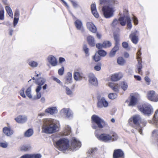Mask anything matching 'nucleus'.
Returning <instances> with one entry per match:
<instances>
[{"instance_id": "obj_1", "label": "nucleus", "mask_w": 158, "mask_h": 158, "mask_svg": "<svg viewBox=\"0 0 158 158\" xmlns=\"http://www.w3.org/2000/svg\"><path fill=\"white\" fill-rule=\"evenodd\" d=\"M41 132L48 134H52L58 132L60 129L59 121L51 118H44L41 123Z\"/></svg>"}, {"instance_id": "obj_2", "label": "nucleus", "mask_w": 158, "mask_h": 158, "mask_svg": "<svg viewBox=\"0 0 158 158\" xmlns=\"http://www.w3.org/2000/svg\"><path fill=\"white\" fill-rule=\"evenodd\" d=\"M128 123L130 124H134L136 129L139 131L140 134H142V125L144 126L146 122L142 123V119L139 114H136L132 116L129 119Z\"/></svg>"}, {"instance_id": "obj_3", "label": "nucleus", "mask_w": 158, "mask_h": 158, "mask_svg": "<svg viewBox=\"0 0 158 158\" xmlns=\"http://www.w3.org/2000/svg\"><path fill=\"white\" fill-rule=\"evenodd\" d=\"M93 129L102 128L107 126V123L102 118L94 114L91 117Z\"/></svg>"}, {"instance_id": "obj_4", "label": "nucleus", "mask_w": 158, "mask_h": 158, "mask_svg": "<svg viewBox=\"0 0 158 158\" xmlns=\"http://www.w3.org/2000/svg\"><path fill=\"white\" fill-rule=\"evenodd\" d=\"M116 5H107L102 6V11L105 18L109 19L113 16L114 13L115 11L114 6Z\"/></svg>"}, {"instance_id": "obj_5", "label": "nucleus", "mask_w": 158, "mask_h": 158, "mask_svg": "<svg viewBox=\"0 0 158 158\" xmlns=\"http://www.w3.org/2000/svg\"><path fill=\"white\" fill-rule=\"evenodd\" d=\"M57 148L61 151L64 152L69 149V142L68 139L62 138L58 140L56 142Z\"/></svg>"}, {"instance_id": "obj_6", "label": "nucleus", "mask_w": 158, "mask_h": 158, "mask_svg": "<svg viewBox=\"0 0 158 158\" xmlns=\"http://www.w3.org/2000/svg\"><path fill=\"white\" fill-rule=\"evenodd\" d=\"M139 110L143 114L149 115L153 112V109L150 104L144 103L138 106Z\"/></svg>"}, {"instance_id": "obj_7", "label": "nucleus", "mask_w": 158, "mask_h": 158, "mask_svg": "<svg viewBox=\"0 0 158 158\" xmlns=\"http://www.w3.org/2000/svg\"><path fill=\"white\" fill-rule=\"evenodd\" d=\"M95 135L97 138L101 141L105 143L110 142L111 137L110 134L106 133L98 134L97 131H95Z\"/></svg>"}, {"instance_id": "obj_8", "label": "nucleus", "mask_w": 158, "mask_h": 158, "mask_svg": "<svg viewBox=\"0 0 158 158\" xmlns=\"http://www.w3.org/2000/svg\"><path fill=\"white\" fill-rule=\"evenodd\" d=\"M59 114L65 118L71 119L73 117V112L69 108H63L59 112Z\"/></svg>"}, {"instance_id": "obj_9", "label": "nucleus", "mask_w": 158, "mask_h": 158, "mask_svg": "<svg viewBox=\"0 0 158 158\" xmlns=\"http://www.w3.org/2000/svg\"><path fill=\"white\" fill-rule=\"evenodd\" d=\"M71 145L69 146V149L72 151H76L81 147V143L77 139L73 138L71 141Z\"/></svg>"}, {"instance_id": "obj_10", "label": "nucleus", "mask_w": 158, "mask_h": 158, "mask_svg": "<svg viewBox=\"0 0 158 158\" xmlns=\"http://www.w3.org/2000/svg\"><path fill=\"white\" fill-rule=\"evenodd\" d=\"M147 97L148 100L153 102H158V94L154 90H150L147 93Z\"/></svg>"}, {"instance_id": "obj_11", "label": "nucleus", "mask_w": 158, "mask_h": 158, "mask_svg": "<svg viewBox=\"0 0 158 158\" xmlns=\"http://www.w3.org/2000/svg\"><path fill=\"white\" fill-rule=\"evenodd\" d=\"M109 106V102L104 97L101 98L98 101L97 105V107L101 109L103 107L107 108Z\"/></svg>"}, {"instance_id": "obj_12", "label": "nucleus", "mask_w": 158, "mask_h": 158, "mask_svg": "<svg viewBox=\"0 0 158 158\" xmlns=\"http://www.w3.org/2000/svg\"><path fill=\"white\" fill-rule=\"evenodd\" d=\"M138 35L139 33L136 30L131 31L129 35V37L131 41L135 44H136L138 41Z\"/></svg>"}, {"instance_id": "obj_13", "label": "nucleus", "mask_w": 158, "mask_h": 158, "mask_svg": "<svg viewBox=\"0 0 158 158\" xmlns=\"http://www.w3.org/2000/svg\"><path fill=\"white\" fill-rule=\"evenodd\" d=\"M88 78L89 82L91 85L95 86H97L98 85L97 79L93 73H89L88 75Z\"/></svg>"}, {"instance_id": "obj_14", "label": "nucleus", "mask_w": 158, "mask_h": 158, "mask_svg": "<svg viewBox=\"0 0 158 158\" xmlns=\"http://www.w3.org/2000/svg\"><path fill=\"white\" fill-rule=\"evenodd\" d=\"M141 54L140 50H139L137 53V59L138 60V64L137 65V71L140 74L141 73V69L142 68V65L141 64V59L140 56Z\"/></svg>"}, {"instance_id": "obj_15", "label": "nucleus", "mask_w": 158, "mask_h": 158, "mask_svg": "<svg viewBox=\"0 0 158 158\" xmlns=\"http://www.w3.org/2000/svg\"><path fill=\"white\" fill-rule=\"evenodd\" d=\"M113 158H124V153L121 149H116L113 151Z\"/></svg>"}, {"instance_id": "obj_16", "label": "nucleus", "mask_w": 158, "mask_h": 158, "mask_svg": "<svg viewBox=\"0 0 158 158\" xmlns=\"http://www.w3.org/2000/svg\"><path fill=\"white\" fill-rule=\"evenodd\" d=\"M47 62L52 66H55L57 65V61L56 58L53 55L48 56L46 60Z\"/></svg>"}, {"instance_id": "obj_17", "label": "nucleus", "mask_w": 158, "mask_h": 158, "mask_svg": "<svg viewBox=\"0 0 158 158\" xmlns=\"http://www.w3.org/2000/svg\"><path fill=\"white\" fill-rule=\"evenodd\" d=\"M58 112V108L56 106H50L46 109L45 111V113L53 115L56 114Z\"/></svg>"}, {"instance_id": "obj_18", "label": "nucleus", "mask_w": 158, "mask_h": 158, "mask_svg": "<svg viewBox=\"0 0 158 158\" xmlns=\"http://www.w3.org/2000/svg\"><path fill=\"white\" fill-rule=\"evenodd\" d=\"M71 132V128L68 125H65L63 131L59 133L60 136H67L70 134Z\"/></svg>"}, {"instance_id": "obj_19", "label": "nucleus", "mask_w": 158, "mask_h": 158, "mask_svg": "<svg viewBox=\"0 0 158 158\" xmlns=\"http://www.w3.org/2000/svg\"><path fill=\"white\" fill-rule=\"evenodd\" d=\"M107 85L114 91L117 92H119L120 87V85L119 84L116 83L110 82L108 83Z\"/></svg>"}, {"instance_id": "obj_20", "label": "nucleus", "mask_w": 158, "mask_h": 158, "mask_svg": "<svg viewBox=\"0 0 158 158\" xmlns=\"http://www.w3.org/2000/svg\"><path fill=\"white\" fill-rule=\"evenodd\" d=\"M118 2L117 0H100L101 5H117Z\"/></svg>"}, {"instance_id": "obj_21", "label": "nucleus", "mask_w": 158, "mask_h": 158, "mask_svg": "<svg viewBox=\"0 0 158 158\" xmlns=\"http://www.w3.org/2000/svg\"><path fill=\"white\" fill-rule=\"evenodd\" d=\"M86 27L90 32L95 33L97 31V28L94 24L92 22H88L86 23Z\"/></svg>"}, {"instance_id": "obj_22", "label": "nucleus", "mask_w": 158, "mask_h": 158, "mask_svg": "<svg viewBox=\"0 0 158 158\" xmlns=\"http://www.w3.org/2000/svg\"><path fill=\"white\" fill-rule=\"evenodd\" d=\"M15 119L18 123H23L27 120V117L24 115H19L16 117Z\"/></svg>"}, {"instance_id": "obj_23", "label": "nucleus", "mask_w": 158, "mask_h": 158, "mask_svg": "<svg viewBox=\"0 0 158 158\" xmlns=\"http://www.w3.org/2000/svg\"><path fill=\"white\" fill-rule=\"evenodd\" d=\"M123 76V74L121 72L113 74L111 77V80L113 81H116L120 79Z\"/></svg>"}, {"instance_id": "obj_24", "label": "nucleus", "mask_w": 158, "mask_h": 158, "mask_svg": "<svg viewBox=\"0 0 158 158\" xmlns=\"http://www.w3.org/2000/svg\"><path fill=\"white\" fill-rule=\"evenodd\" d=\"M138 101L137 95L136 94H134L131 96L128 105L130 106H134L136 104Z\"/></svg>"}, {"instance_id": "obj_25", "label": "nucleus", "mask_w": 158, "mask_h": 158, "mask_svg": "<svg viewBox=\"0 0 158 158\" xmlns=\"http://www.w3.org/2000/svg\"><path fill=\"white\" fill-rule=\"evenodd\" d=\"M73 77L74 80L77 81H80L83 77V74L78 71H75L74 73Z\"/></svg>"}, {"instance_id": "obj_26", "label": "nucleus", "mask_w": 158, "mask_h": 158, "mask_svg": "<svg viewBox=\"0 0 158 158\" xmlns=\"http://www.w3.org/2000/svg\"><path fill=\"white\" fill-rule=\"evenodd\" d=\"M119 45L117 43L115 44V46L112 49L109 54V56L110 57H112L115 56L116 52L118 51L119 49Z\"/></svg>"}, {"instance_id": "obj_27", "label": "nucleus", "mask_w": 158, "mask_h": 158, "mask_svg": "<svg viewBox=\"0 0 158 158\" xmlns=\"http://www.w3.org/2000/svg\"><path fill=\"white\" fill-rule=\"evenodd\" d=\"M74 24L76 28L82 31L83 30V27L82 21L80 19H77L74 22Z\"/></svg>"}, {"instance_id": "obj_28", "label": "nucleus", "mask_w": 158, "mask_h": 158, "mask_svg": "<svg viewBox=\"0 0 158 158\" xmlns=\"http://www.w3.org/2000/svg\"><path fill=\"white\" fill-rule=\"evenodd\" d=\"M91 9L92 13L93 15L96 18H98L99 17V15L97 11L96 5L95 3H93L91 5Z\"/></svg>"}, {"instance_id": "obj_29", "label": "nucleus", "mask_w": 158, "mask_h": 158, "mask_svg": "<svg viewBox=\"0 0 158 158\" xmlns=\"http://www.w3.org/2000/svg\"><path fill=\"white\" fill-rule=\"evenodd\" d=\"M3 131L7 136L12 135L14 133L13 130L9 127H5L3 128Z\"/></svg>"}, {"instance_id": "obj_30", "label": "nucleus", "mask_w": 158, "mask_h": 158, "mask_svg": "<svg viewBox=\"0 0 158 158\" xmlns=\"http://www.w3.org/2000/svg\"><path fill=\"white\" fill-rule=\"evenodd\" d=\"M72 74L70 72H68L64 81V83L67 85L71 84L72 82Z\"/></svg>"}, {"instance_id": "obj_31", "label": "nucleus", "mask_w": 158, "mask_h": 158, "mask_svg": "<svg viewBox=\"0 0 158 158\" xmlns=\"http://www.w3.org/2000/svg\"><path fill=\"white\" fill-rule=\"evenodd\" d=\"M87 41L89 45L94 47L95 45V42L94 38L91 35H89L87 37Z\"/></svg>"}, {"instance_id": "obj_32", "label": "nucleus", "mask_w": 158, "mask_h": 158, "mask_svg": "<svg viewBox=\"0 0 158 158\" xmlns=\"http://www.w3.org/2000/svg\"><path fill=\"white\" fill-rule=\"evenodd\" d=\"M130 18L129 16H120L119 21L121 25L124 26L126 25V22L127 21V18Z\"/></svg>"}, {"instance_id": "obj_33", "label": "nucleus", "mask_w": 158, "mask_h": 158, "mask_svg": "<svg viewBox=\"0 0 158 158\" xmlns=\"http://www.w3.org/2000/svg\"><path fill=\"white\" fill-rule=\"evenodd\" d=\"M46 81V80L43 78L41 77L38 79H36L35 83L38 85H42Z\"/></svg>"}, {"instance_id": "obj_34", "label": "nucleus", "mask_w": 158, "mask_h": 158, "mask_svg": "<svg viewBox=\"0 0 158 158\" xmlns=\"http://www.w3.org/2000/svg\"><path fill=\"white\" fill-rule=\"evenodd\" d=\"M158 114V110H156L155 113L153 118V122L152 124L155 125L157 127H158V117L157 116Z\"/></svg>"}, {"instance_id": "obj_35", "label": "nucleus", "mask_w": 158, "mask_h": 158, "mask_svg": "<svg viewBox=\"0 0 158 158\" xmlns=\"http://www.w3.org/2000/svg\"><path fill=\"white\" fill-rule=\"evenodd\" d=\"M32 86L30 85L28 87L26 90L25 93L26 95L29 98L31 99L32 98V95L31 94Z\"/></svg>"}, {"instance_id": "obj_36", "label": "nucleus", "mask_w": 158, "mask_h": 158, "mask_svg": "<svg viewBox=\"0 0 158 158\" xmlns=\"http://www.w3.org/2000/svg\"><path fill=\"white\" fill-rule=\"evenodd\" d=\"M117 63L120 66H124L126 63V61L123 57H119L117 59Z\"/></svg>"}, {"instance_id": "obj_37", "label": "nucleus", "mask_w": 158, "mask_h": 158, "mask_svg": "<svg viewBox=\"0 0 158 158\" xmlns=\"http://www.w3.org/2000/svg\"><path fill=\"white\" fill-rule=\"evenodd\" d=\"M33 133V130L31 129H29L25 131L24 135L25 137H29L31 136Z\"/></svg>"}, {"instance_id": "obj_38", "label": "nucleus", "mask_w": 158, "mask_h": 158, "mask_svg": "<svg viewBox=\"0 0 158 158\" xmlns=\"http://www.w3.org/2000/svg\"><path fill=\"white\" fill-rule=\"evenodd\" d=\"M28 64L29 66L33 68H36L38 66L37 62L34 60H30L28 61Z\"/></svg>"}, {"instance_id": "obj_39", "label": "nucleus", "mask_w": 158, "mask_h": 158, "mask_svg": "<svg viewBox=\"0 0 158 158\" xmlns=\"http://www.w3.org/2000/svg\"><path fill=\"white\" fill-rule=\"evenodd\" d=\"M5 8L7 13L8 14L9 16L11 17V18H13V15L10 7L8 6H6L5 7Z\"/></svg>"}, {"instance_id": "obj_40", "label": "nucleus", "mask_w": 158, "mask_h": 158, "mask_svg": "<svg viewBox=\"0 0 158 158\" xmlns=\"http://www.w3.org/2000/svg\"><path fill=\"white\" fill-rule=\"evenodd\" d=\"M120 86L121 89L124 91L127 89L128 87L127 83L124 81H122L121 83Z\"/></svg>"}, {"instance_id": "obj_41", "label": "nucleus", "mask_w": 158, "mask_h": 158, "mask_svg": "<svg viewBox=\"0 0 158 158\" xmlns=\"http://www.w3.org/2000/svg\"><path fill=\"white\" fill-rule=\"evenodd\" d=\"M110 135V137H111L110 142L115 141L118 139V136L116 133H113Z\"/></svg>"}, {"instance_id": "obj_42", "label": "nucleus", "mask_w": 158, "mask_h": 158, "mask_svg": "<svg viewBox=\"0 0 158 158\" xmlns=\"http://www.w3.org/2000/svg\"><path fill=\"white\" fill-rule=\"evenodd\" d=\"M31 148L30 145H23L20 148V149L22 151H27L30 150Z\"/></svg>"}, {"instance_id": "obj_43", "label": "nucleus", "mask_w": 158, "mask_h": 158, "mask_svg": "<svg viewBox=\"0 0 158 158\" xmlns=\"http://www.w3.org/2000/svg\"><path fill=\"white\" fill-rule=\"evenodd\" d=\"M117 96V94L115 93H110L108 95V98L112 100L116 98Z\"/></svg>"}, {"instance_id": "obj_44", "label": "nucleus", "mask_w": 158, "mask_h": 158, "mask_svg": "<svg viewBox=\"0 0 158 158\" xmlns=\"http://www.w3.org/2000/svg\"><path fill=\"white\" fill-rule=\"evenodd\" d=\"M111 46V43L108 41H105L103 42V47L104 48H108Z\"/></svg>"}, {"instance_id": "obj_45", "label": "nucleus", "mask_w": 158, "mask_h": 158, "mask_svg": "<svg viewBox=\"0 0 158 158\" xmlns=\"http://www.w3.org/2000/svg\"><path fill=\"white\" fill-rule=\"evenodd\" d=\"M66 94L68 95L72 96L73 95V91L68 87H65Z\"/></svg>"}, {"instance_id": "obj_46", "label": "nucleus", "mask_w": 158, "mask_h": 158, "mask_svg": "<svg viewBox=\"0 0 158 158\" xmlns=\"http://www.w3.org/2000/svg\"><path fill=\"white\" fill-rule=\"evenodd\" d=\"M93 60H94L95 62H97L101 60V57L97 53L92 57Z\"/></svg>"}, {"instance_id": "obj_47", "label": "nucleus", "mask_w": 158, "mask_h": 158, "mask_svg": "<svg viewBox=\"0 0 158 158\" xmlns=\"http://www.w3.org/2000/svg\"><path fill=\"white\" fill-rule=\"evenodd\" d=\"M98 54L100 56L104 57L107 54V52L104 50H100L98 51Z\"/></svg>"}, {"instance_id": "obj_48", "label": "nucleus", "mask_w": 158, "mask_h": 158, "mask_svg": "<svg viewBox=\"0 0 158 158\" xmlns=\"http://www.w3.org/2000/svg\"><path fill=\"white\" fill-rule=\"evenodd\" d=\"M131 20L130 18H127V26L128 29L130 30L132 27Z\"/></svg>"}, {"instance_id": "obj_49", "label": "nucleus", "mask_w": 158, "mask_h": 158, "mask_svg": "<svg viewBox=\"0 0 158 158\" xmlns=\"http://www.w3.org/2000/svg\"><path fill=\"white\" fill-rule=\"evenodd\" d=\"M83 50L84 51L85 53V55L86 56H88L89 55V49L88 48L87 46L85 45L83 46Z\"/></svg>"}, {"instance_id": "obj_50", "label": "nucleus", "mask_w": 158, "mask_h": 158, "mask_svg": "<svg viewBox=\"0 0 158 158\" xmlns=\"http://www.w3.org/2000/svg\"><path fill=\"white\" fill-rule=\"evenodd\" d=\"M64 67L63 66L59 69L58 71V74L60 76H62L64 74Z\"/></svg>"}, {"instance_id": "obj_51", "label": "nucleus", "mask_w": 158, "mask_h": 158, "mask_svg": "<svg viewBox=\"0 0 158 158\" xmlns=\"http://www.w3.org/2000/svg\"><path fill=\"white\" fill-rule=\"evenodd\" d=\"M8 146V143L6 141L0 142V147L3 148H6Z\"/></svg>"}, {"instance_id": "obj_52", "label": "nucleus", "mask_w": 158, "mask_h": 158, "mask_svg": "<svg viewBox=\"0 0 158 158\" xmlns=\"http://www.w3.org/2000/svg\"><path fill=\"white\" fill-rule=\"evenodd\" d=\"M25 88H23L19 91V94L23 98H25L26 96L24 93Z\"/></svg>"}, {"instance_id": "obj_53", "label": "nucleus", "mask_w": 158, "mask_h": 158, "mask_svg": "<svg viewBox=\"0 0 158 158\" xmlns=\"http://www.w3.org/2000/svg\"><path fill=\"white\" fill-rule=\"evenodd\" d=\"M72 3L73 6L75 8H77L79 5L77 2L74 0H69Z\"/></svg>"}, {"instance_id": "obj_54", "label": "nucleus", "mask_w": 158, "mask_h": 158, "mask_svg": "<svg viewBox=\"0 0 158 158\" xmlns=\"http://www.w3.org/2000/svg\"><path fill=\"white\" fill-rule=\"evenodd\" d=\"M4 11L3 9L0 10V19L3 20L4 19Z\"/></svg>"}, {"instance_id": "obj_55", "label": "nucleus", "mask_w": 158, "mask_h": 158, "mask_svg": "<svg viewBox=\"0 0 158 158\" xmlns=\"http://www.w3.org/2000/svg\"><path fill=\"white\" fill-rule=\"evenodd\" d=\"M52 79L56 82L57 83L59 84L60 85H61L62 84V82L60 81V80L59 79L53 76L52 77Z\"/></svg>"}, {"instance_id": "obj_56", "label": "nucleus", "mask_w": 158, "mask_h": 158, "mask_svg": "<svg viewBox=\"0 0 158 158\" xmlns=\"http://www.w3.org/2000/svg\"><path fill=\"white\" fill-rule=\"evenodd\" d=\"M19 15L20 14L19 10L18 9H16L15 13L14 18L19 19Z\"/></svg>"}, {"instance_id": "obj_57", "label": "nucleus", "mask_w": 158, "mask_h": 158, "mask_svg": "<svg viewBox=\"0 0 158 158\" xmlns=\"http://www.w3.org/2000/svg\"><path fill=\"white\" fill-rule=\"evenodd\" d=\"M114 39L116 41V44H118V42L119 40V34L114 35Z\"/></svg>"}, {"instance_id": "obj_58", "label": "nucleus", "mask_w": 158, "mask_h": 158, "mask_svg": "<svg viewBox=\"0 0 158 158\" xmlns=\"http://www.w3.org/2000/svg\"><path fill=\"white\" fill-rule=\"evenodd\" d=\"M97 150V148H92L90 149L88 151V152L90 154L91 153H93L96 152Z\"/></svg>"}, {"instance_id": "obj_59", "label": "nucleus", "mask_w": 158, "mask_h": 158, "mask_svg": "<svg viewBox=\"0 0 158 158\" xmlns=\"http://www.w3.org/2000/svg\"><path fill=\"white\" fill-rule=\"evenodd\" d=\"M118 24V21L117 19H115L114 20L112 23V25L113 27H115Z\"/></svg>"}, {"instance_id": "obj_60", "label": "nucleus", "mask_w": 158, "mask_h": 158, "mask_svg": "<svg viewBox=\"0 0 158 158\" xmlns=\"http://www.w3.org/2000/svg\"><path fill=\"white\" fill-rule=\"evenodd\" d=\"M31 158H41V155L40 154H31Z\"/></svg>"}, {"instance_id": "obj_61", "label": "nucleus", "mask_w": 158, "mask_h": 158, "mask_svg": "<svg viewBox=\"0 0 158 158\" xmlns=\"http://www.w3.org/2000/svg\"><path fill=\"white\" fill-rule=\"evenodd\" d=\"M96 47L98 49H102L104 48L103 47V43L102 44L101 43H98L96 45Z\"/></svg>"}, {"instance_id": "obj_62", "label": "nucleus", "mask_w": 158, "mask_h": 158, "mask_svg": "<svg viewBox=\"0 0 158 158\" xmlns=\"http://www.w3.org/2000/svg\"><path fill=\"white\" fill-rule=\"evenodd\" d=\"M132 19L135 25H137L138 23V21L137 18L135 16H133Z\"/></svg>"}, {"instance_id": "obj_63", "label": "nucleus", "mask_w": 158, "mask_h": 158, "mask_svg": "<svg viewBox=\"0 0 158 158\" xmlns=\"http://www.w3.org/2000/svg\"><path fill=\"white\" fill-rule=\"evenodd\" d=\"M36 95L35 97H34V99H40L41 96V94L40 92L36 93Z\"/></svg>"}, {"instance_id": "obj_64", "label": "nucleus", "mask_w": 158, "mask_h": 158, "mask_svg": "<svg viewBox=\"0 0 158 158\" xmlns=\"http://www.w3.org/2000/svg\"><path fill=\"white\" fill-rule=\"evenodd\" d=\"M19 158H31V154H26L21 156Z\"/></svg>"}]
</instances>
